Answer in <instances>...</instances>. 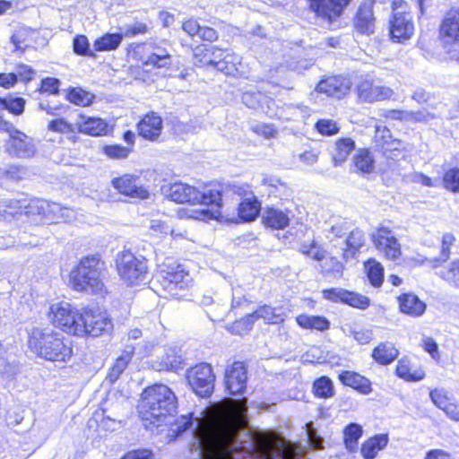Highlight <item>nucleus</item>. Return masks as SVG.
<instances>
[{"mask_svg": "<svg viewBox=\"0 0 459 459\" xmlns=\"http://www.w3.org/2000/svg\"><path fill=\"white\" fill-rule=\"evenodd\" d=\"M192 430L191 449L199 459H243L238 442V428L229 420L204 421L181 416L173 425L172 431L178 436Z\"/></svg>", "mask_w": 459, "mask_h": 459, "instance_id": "obj_1", "label": "nucleus"}, {"mask_svg": "<svg viewBox=\"0 0 459 459\" xmlns=\"http://www.w3.org/2000/svg\"><path fill=\"white\" fill-rule=\"evenodd\" d=\"M28 346L39 357L57 362H66L73 355L72 342L49 327L31 325L27 328Z\"/></svg>", "mask_w": 459, "mask_h": 459, "instance_id": "obj_2", "label": "nucleus"}, {"mask_svg": "<svg viewBox=\"0 0 459 459\" xmlns=\"http://www.w3.org/2000/svg\"><path fill=\"white\" fill-rule=\"evenodd\" d=\"M177 404L176 395L167 385H154L142 394L141 413L144 420L159 426L176 411Z\"/></svg>", "mask_w": 459, "mask_h": 459, "instance_id": "obj_3", "label": "nucleus"}, {"mask_svg": "<svg viewBox=\"0 0 459 459\" xmlns=\"http://www.w3.org/2000/svg\"><path fill=\"white\" fill-rule=\"evenodd\" d=\"M106 273L105 262L99 255L82 257L78 265L70 273V283L74 290L99 293L104 289L103 278Z\"/></svg>", "mask_w": 459, "mask_h": 459, "instance_id": "obj_4", "label": "nucleus"}, {"mask_svg": "<svg viewBox=\"0 0 459 459\" xmlns=\"http://www.w3.org/2000/svg\"><path fill=\"white\" fill-rule=\"evenodd\" d=\"M168 195L176 203L212 204L217 208L221 206V192L219 189H205L201 192L194 186L178 182L169 186Z\"/></svg>", "mask_w": 459, "mask_h": 459, "instance_id": "obj_5", "label": "nucleus"}, {"mask_svg": "<svg viewBox=\"0 0 459 459\" xmlns=\"http://www.w3.org/2000/svg\"><path fill=\"white\" fill-rule=\"evenodd\" d=\"M116 265L117 273L128 284H136L146 279L148 265L143 255H135L130 250H124L117 255Z\"/></svg>", "mask_w": 459, "mask_h": 459, "instance_id": "obj_6", "label": "nucleus"}, {"mask_svg": "<svg viewBox=\"0 0 459 459\" xmlns=\"http://www.w3.org/2000/svg\"><path fill=\"white\" fill-rule=\"evenodd\" d=\"M82 313L67 302L56 303L50 307L49 317L52 324L70 334L82 335Z\"/></svg>", "mask_w": 459, "mask_h": 459, "instance_id": "obj_7", "label": "nucleus"}, {"mask_svg": "<svg viewBox=\"0 0 459 459\" xmlns=\"http://www.w3.org/2000/svg\"><path fill=\"white\" fill-rule=\"evenodd\" d=\"M187 380L193 391L201 397H208L214 388L215 376L211 365L201 363L187 372Z\"/></svg>", "mask_w": 459, "mask_h": 459, "instance_id": "obj_8", "label": "nucleus"}, {"mask_svg": "<svg viewBox=\"0 0 459 459\" xmlns=\"http://www.w3.org/2000/svg\"><path fill=\"white\" fill-rule=\"evenodd\" d=\"M8 133L9 138L5 141L4 150L11 157L30 159L35 156L37 147L31 137L13 127L8 129Z\"/></svg>", "mask_w": 459, "mask_h": 459, "instance_id": "obj_9", "label": "nucleus"}, {"mask_svg": "<svg viewBox=\"0 0 459 459\" xmlns=\"http://www.w3.org/2000/svg\"><path fill=\"white\" fill-rule=\"evenodd\" d=\"M81 328L83 329L81 336L98 337L111 331L113 325L106 312L86 309L82 316Z\"/></svg>", "mask_w": 459, "mask_h": 459, "instance_id": "obj_10", "label": "nucleus"}, {"mask_svg": "<svg viewBox=\"0 0 459 459\" xmlns=\"http://www.w3.org/2000/svg\"><path fill=\"white\" fill-rule=\"evenodd\" d=\"M371 238L376 248L392 261H395L402 255L401 244L393 230L381 226L371 234Z\"/></svg>", "mask_w": 459, "mask_h": 459, "instance_id": "obj_11", "label": "nucleus"}, {"mask_svg": "<svg viewBox=\"0 0 459 459\" xmlns=\"http://www.w3.org/2000/svg\"><path fill=\"white\" fill-rule=\"evenodd\" d=\"M389 24L393 41L403 43L414 34L413 17L410 12L394 9Z\"/></svg>", "mask_w": 459, "mask_h": 459, "instance_id": "obj_12", "label": "nucleus"}, {"mask_svg": "<svg viewBox=\"0 0 459 459\" xmlns=\"http://www.w3.org/2000/svg\"><path fill=\"white\" fill-rule=\"evenodd\" d=\"M309 8L316 15L332 23L340 17L351 0H308Z\"/></svg>", "mask_w": 459, "mask_h": 459, "instance_id": "obj_13", "label": "nucleus"}, {"mask_svg": "<svg viewBox=\"0 0 459 459\" xmlns=\"http://www.w3.org/2000/svg\"><path fill=\"white\" fill-rule=\"evenodd\" d=\"M323 296L332 302H342L359 309H366L370 305V299L368 297L342 288L324 290Z\"/></svg>", "mask_w": 459, "mask_h": 459, "instance_id": "obj_14", "label": "nucleus"}, {"mask_svg": "<svg viewBox=\"0 0 459 459\" xmlns=\"http://www.w3.org/2000/svg\"><path fill=\"white\" fill-rule=\"evenodd\" d=\"M356 92L359 100L367 103L389 100L394 95L392 89L375 85L368 80L359 81L356 86Z\"/></svg>", "mask_w": 459, "mask_h": 459, "instance_id": "obj_15", "label": "nucleus"}, {"mask_svg": "<svg viewBox=\"0 0 459 459\" xmlns=\"http://www.w3.org/2000/svg\"><path fill=\"white\" fill-rule=\"evenodd\" d=\"M247 368L243 362H234L226 371V388L232 395L242 394L247 388Z\"/></svg>", "mask_w": 459, "mask_h": 459, "instance_id": "obj_16", "label": "nucleus"}, {"mask_svg": "<svg viewBox=\"0 0 459 459\" xmlns=\"http://www.w3.org/2000/svg\"><path fill=\"white\" fill-rule=\"evenodd\" d=\"M351 86V82L349 79L342 76H331L321 80L316 86V91L325 93L327 96L341 99L350 91Z\"/></svg>", "mask_w": 459, "mask_h": 459, "instance_id": "obj_17", "label": "nucleus"}, {"mask_svg": "<svg viewBox=\"0 0 459 459\" xmlns=\"http://www.w3.org/2000/svg\"><path fill=\"white\" fill-rule=\"evenodd\" d=\"M293 217L294 213L290 209L271 206L263 212L262 221L266 227L282 230L289 226L290 219Z\"/></svg>", "mask_w": 459, "mask_h": 459, "instance_id": "obj_18", "label": "nucleus"}, {"mask_svg": "<svg viewBox=\"0 0 459 459\" xmlns=\"http://www.w3.org/2000/svg\"><path fill=\"white\" fill-rule=\"evenodd\" d=\"M440 35L446 43H459V4L445 14L440 25Z\"/></svg>", "mask_w": 459, "mask_h": 459, "instance_id": "obj_19", "label": "nucleus"}, {"mask_svg": "<svg viewBox=\"0 0 459 459\" xmlns=\"http://www.w3.org/2000/svg\"><path fill=\"white\" fill-rule=\"evenodd\" d=\"M223 55V57L219 60L208 59L204 63H209L218 71L234 77L243 76V65L240 62V57L231 53H221L218 56Z\"/></svg>", "mask_w": 459, "mask_h": 459, "instance_id": "obj_20", "label": "nucleus"}, {"mask_svg": "<svg viewBox=\"0 0 459 459\" xmlns=\"http://www.w3.org/2000/svg\"><path fill=\"white\" fill-rule=\"evenodd\" d=\"M112 186L120 194L133 197L145 199L149 195V192L143 186L137 184V178L130 175H124L120 178L112 179Z\"/></svg>", "mask_w": 459, "mask_h": 459, "instance_id": "obj_21", "label": "nucleus"}, {"mask_svg": "<svg viewBox=\"0 0 459 459\" xmlns=\"http://www.w3.org/2000/svg\"><path fill=\"white\" fill-rule=\"evenodd\" d=\"M137 128L144 139L156 141L162 132V119L155 112L148 113L138 123Z\"/></svg>", "mask_w": 459, "mask_h": 459, "instance_id": "obj_22", "label": "nucleus"}, {"mask_svg": "<svg viewBox=\"0 0 459 459\" xmlns=\"http://www.w3.org/2000/svg\"><path fill=\"white\" fill-rule=\"evenodd\" d=\"M354 27L359 33L372 34L375 30V17L373 14V3H362L357 12Z\"/></svg>", "mask_w": 459, "mask_h": 459, "instance_id": "obj_23", "label": "nucleus"}, {"mask_svg": "<svg viewBox=\"0 0 459 459\" xmlns=\"http://www.w3.org/2000/svg\"><path fill=\"white\" fill-rule=\"evenodd\" d=\"M162 284L166 290L170 292L179 289L185 290L189 283V274L183 269H177L176 271H162Z\"/></svg>", "mask_w": 459, "mask_h": 459, "instance_id": "obj_24", "label": "nucleus"}, {"mask_svg": "<svg viewBox=\"0 0 459 459\" xmlns=\"http://www.w3.org/2000/svg\"><path fill=\"white\" fill-rule=\"evenodd\" d=\"M77 130L90 135H102L108 132V124L98 117H85L81 116V120L76 123Z\"/></svg>", "mask_w": 459, "mask_h": 459, "instance_id": "obj_25", "label": "nucleus"}, {"mask_svg": "<svg viewBox=\"0 0 459 459\" xmlns=\"http://www.w3.org/2000/svg\"><path fill=\"white\" fill-rule=\"evenodd\" d=\"M398 300L401 311L411 316H421L426 309L425 303L414 294H403Z\"/></svg>", "mask_w": 459, "mask_h": 459, "instance_id": "obj_26", "label": "nucleus"}, {"mask_svg": "<svg viewBox=\"0 0 459 459\" xmlns=\"http://www.w3.org/2000/svg\"><path fill=\"white\" fill-rule=\"evenodd\" d=\"M261 210V204L257 198L250 193V197H246L238 208V219L241 221H252L259 214Z\"/></svg>", "mask_w": 459, "mask_h": 459, "instance_id": "obj_27", "label": "nucleus"}, {"mask_svg": "<svg viewBox=\"0 0 459 459\" xmlns=\"http://www.w3.org/2000/svg\"><path fill=\"white\" fill-rule=\"evenodd\" d=\"M339 379L343 385L351 386L362 394H369L371 392L370 381L358 373L342 371L339 374Z\"/></svg>", "mask_w": 459, "mask_h": 459, "instance_id": "obj_28", "label": "nucleus"}, {"mask_svg": "<svg viewBox=\"0 0 459 459\" xmlns=\"http://www.w3.org/2000/svg\"><path fill=\"white\" fill-rule=\"evenodd\" d=\"M261 184L263 186L266 187L269 195H273L280 199L286 198L290 195V189L287 184L276 177L263 175Z\"/></svg>", "mask_w": 459, "mask_h": 459, "instance_id": "obj_29", "label": "nucleus"}, {"mask_svg": "<svg viewBox=\"0 0 459 459\" xmlns=\"http://www.w3.org/2000/svg\"><path fill=\"white\" fill-rule=\"evenodd\" d=\"M355 150V142L350 137H342L335 141L334 150L332 153L335 166L342 165Z\"/></svg>", "mask_w": 459, "mask_h": 459, "instance_id": "obj_30", "label": "nucleus"}, {"mask_svg": "<svg viewBox=\"0 0 459 459\" xmlns=\"http://www.w3.org/2000/svg\"><path fill=\"white\" fill-rule=\"evenodd\" d=\"M388 443L385 434L377 435L367 440L361 446V455L365 459H374L378 451L384 449Z\"/></svg>", "mask_w": 459, "mask_h": 459, "instance_id": "obj_31", "label": "nucleus"}, {"mask_svg": "<svg viewBox=\"0 0 459 459\" xmlns=\"http://www.w3.org/2000/svg\"><path fill=\"white\" fill-rule=\"evenodd\" d=\"M398 350L390 342H382L372 352V357L382 365L393 362L398 356Z\"/></svg>", "mask_w": 459, "mask_h": 459, "instance_id": "obj_32", "label": "nucleus"}, {"mask_svg": "<svg viewBox=\"0 0 459 459\" xmlns=\"http://www.w3.org/2000/svg\"><path fill=\"white\" fill-rule=\"evenodd\" d=\"M153 52L147 57L144 65H153L159 68L167 67L170 65V54L168 50L155 43H150Z\"/></svg>", "mask_w": 459, "mask_h": 459, "instance_id": "obj_33", "label": "nucleus"}, {"mask_svg": "<svg viewBox=\"0 0 459 459\" xmlns=\"http://www.w3.org/2000/svg\"><path fill=\"white\" fill-rule=\"evenodd\" d=\"M296 321L299 326L306 329H316L318 331H325L330 327V322L324 316L299 315Z\"/></svg>", "mask_w": 459, "mask_h": 459, "instance_id": "obj_34", "label": "nucleus"}, {"mask_svg": "<svg viewBox=\"0 0 459 459\" xmlns=\"http://www.w3.org/2000/svg\"><path fill=\"white\" fill-rule=\"evenodd\" d=\"M353 162L356 169L362 173L369 174L374 171L375 159L368 149L359 150L353 158Z\"/></svg>", "mask_w": 459, "mask_h": 459, "instance_id": "obj_35", "label": "nucleus"}, {"mask_svg": "<svg viewBox=\"0 0 459 459\" xmlns=\"http://www.w3.org/2000/svg\"><path fill=\"white\" fill-rule=\"evenodd\" d=\"M124 35L119 33H108L97 39L94 42V49L96 51H110L118 48Z\"/></svg>", "mask_w": 459, "mask_h": 459, "instance_id": "obj_36", "label": "nucleus"}, {"mask_svg": "<svg viewBox=\"0 0 459 459\" xmlns=\"http://www.w3.org/2000/svg\"><path fill=\"white\" fill-rule=\"evenodd\" d=\"M132 351H124L115 361L113 366L109 368L107 379L110 383H115L120 375L126 368L128 363L132 359Z\"/></svg>", "mask_w": 459, "mask_h": 459, "instance_id": "obj_37", "label": "nucleus"}, {"mask_svg": "<svg viewBox=\"0 0 459 459\" xmlns=\"http://www.w3.org/2000/svg\"><path fill=\"white\" fill-rule=\"evenodd\" d=\"M367 276L374 287H380L384 281V268L375 259H369L365 263Z\"/></svg>", "mask_w": 459, "mask_h": 459, "instance_id": "obj_38", "label": "nucleus"}, {"mask_svg": "<svg viewBox=\"0 0 459 459\" xmlns=\"http://www.w3.org/2000/svg\"><path fill=\"white\" fill-rule=\"evenodd\" d=\"M313 391L316 396L320 398H330L334 394L332 380L327 377L317 378L313 384Z\"/></svg>", "mask_w": 459, "mask_h": 459, "instance_id": "obj_39", "label": "nucleus"}, {"mask_svg": "<svg viewBox=\"0 0 459 459\" xmlns=\"http://www.w3.org/2000/svg\"><path fill=\"white\" fill-rule=\"evenodd\" d=\"M342 332L347 336H352L354 340H356L359 344L369 343L373 339V333L371 330L354 327L351 325H345L342 327Z\"/></svg>", "mask_w": 459, "mask_h": 459, "instance_id": "obj_40", "label": "nucleus"}, {"mask_svg": "<svg viewBox=\"0 0 459 459\" xmlns=\"http://www.w3.org/2000/svg\"><path fill=\"white\" fill-rule=\"evenodd\" d=\"M364 243V233L359 229L351 230L346 238V246L348 250H345L344 256L352 255L355 251L359 250Z\"/></svg>", "mask_w": 459, "mask_h": 459, "instance_id": "obj_41", "label": "nucleus"}, {"mask_svg": "<svg viewBox=\"0 0 459 459\" xmlns=\"http://www.w3.org/2000/svg\"><path fill=\"white\" fill-rule=\"evenodd\" d=\"M279 309L268 305H264L256 309L259 318H263L267 324H278L284 320L283 315L278 312Z\"/></svg>", "mask_w": 459, "mask_h": 459, "instance_id": "obj_42", "label": "nucleus"}, {"mask_svg": "<svg viewBox=\"0 0 459 459\" xmlns=\"http://www.w3.org/2000/svg\"><path fill=\"white\" fill-rule=\"evenodd\" d=\"M183 363V358L178 355L175 351H170L166 353V357L160 362L159 370H176L180 368Z\"/></svg>", "mask_w": 459, "mask_h": 459, "instance_id": "obj_43", "label": "nucleus"}, {"mask_svg": "<svg viewBox=\"0 0 459 459\" xmlns=\"http://www.w3.org/2000/svg\"><path fill=\"white\" fill-rule=\"evenodd\" d=\"M362 435V428L356 424L351 423L344 429V442L347 448L351 449L358 442Z\"/></svg>", "mask_w": 459, "mask_h": 459, "instance_id": "obj_44", "label": "nucleus"}, {"mask_svg": "<svg viewBox=\"0 0 459 459\" xmlns=\"http://www.w3.org/2000/svg\"><path fill=\"white\" fill-rule=\"evenodd\" d=\"M74 52L78 56L95 57L94 52L90 49V43L86 36L77 35L73 41Z\"/></svg>", "mask_w": 459, "mask_h": 459, "instance_id": "obj_45", "label": "nucleus"}, {"mask_svg": "<svg viewBox=\"0 0 459 459\" xmlns=\"http://www.w3.org/2000/svg\"><path fill=\"white\" fill-rule=\"evenodd\" d=\"M439 276L459 287V259L453 261L447 268L440 270Z\"/></svg>", "mask_w": 459, "mask_h": 459, "instance_id": "obj_46", "label": "nucleus"}, {"mask_svg": "<svg viewBox=\"0 0 459 459\" xmlns=\"http://www.w3.org/2000/svg\"><path fill=\"white\" fill-rule=\"evenodd\" d=\"M67 99L76 105L87 106L91 103L93 96L82 89H73L68 92Z\"/></svg>", "mask_w": 459, "mask_h": 459, "instance_id": "obj_47", "label": "nucleus"}, {"mask_svg": "<svg viewBox=\"0 0 459 459\" xmlns=\"http://www.w3.org/2000/svg\"><path fill=\"white\" fill-rule=\"evenodd\" d=\"M316 129L323 135L332 136L339 133L340 126L333 119H319L316 125Z\"/></svg>", "mask_w": 459, "mask_h": 459, "instance_id": "obj_48", "label": "nucleus"}, {"mask_svg": "<svg viewBox=\"0 0 459 459\" xmlns=\"http://www.w3.org/2000/svg\"><path fill=\"white\" fill-rule=\"evenodd\" d=\"M218 212V210L215 212L211 211L209 209H193V210H183L179 212V216L181 218H190L195 220H202L205 221L207 219H212L216 217L215 213Z\"/></svg>", "mask_w": 459, "mask_h": 459, "instance_id": "obj_49", "label": "nucleus"}, {"mask_svg": "<svg viewBox=\"0 0 459 459\" xmlns=\"http://www.w3.org/2000/svg\"><path fill=\"white\" fill-rule=\"evenodd\" d=\"M455 238L451 233H446L442 237L441 253L440 255L433 260L435 266L437 263L446 262L450 255V247L454 244Z\"/></svg>", "mask_w": 459, "mask_h": 459, "instance_id": "obj_50", "label": "nucleus"}, {"mask_svg": "<svg viewBox=\"0 0 459 459\" xmlns=\"http://www.w3.org/2000/svg\"><path fill=\"white\" fill-rule=\"evenodd\" d=\"M445 187L454 193H459V169H448L443 178Z\"/></svg>", "mask_w": 459, "mask_h": 459, "instance_id": "obj_51", "label": "nucleus"}, {"mask_svg": "<svg viewBox=\"0 0 459 459\" xmlns=\"http://www.w3.org/2000/svg\"><path fill=\"white\" fill-rule=\"evenodd\" d=\"M5 110L14 115H21L24 111L25 100L13 95L4 98Z\"/></svg>", "mask_w": 459, "mask_h": 459, "instance_id": "obj_52", "label": "nucleus"}, {"mask_svg": "<svg viewBox=\"0 0 459 459\" xmlns=\"http://www.w3.org/2000/svg\"><path fill=\"white\" fill-rule=\"evenodd\" d=\"M396 374L399 377L409 381H419L424 377V373H411L409 366L403 360H400L396 366Z\"/></svg>", "mask_w": 459, "mask_h": 459, "instance_id": "obj_53", "label": "nucleus"}, {"mask_svg": "<svg viewBox=\"0 0 459 459\" xmlns=\"http://www.w3.org/2000/svg\"><path fill=\"white\" fill-rule=\"evenodd\" d=\"M48 128L50 131L61 134L75 133L77 130L76 124L72 125L63 118H57L50 121Z\"/></svg>", "mask_w": 459, "mask_h": 459, "instance_id": "obj_54", "label": "nucleus"}, {"mask_svg": "<svg viewBox=\"0 0 459 459\" xmlns=\"http://www.w3.org/2000/svg\"><path fill=\"white\" fill-rule=\"evenodd\" d=\"M26 175V169L22 166L10 165L0 169V176L12 180H21Z\"/></svg>", "mask_w": 459, "mask_h": 459, "instance_id": "obj_55", "label": "nucleus"}, {"mask_svg": "<svg viewBox=\"0 0 459 459\" xmlns=\"http://www.w3.org/2000/svg\"><path fill=\"white\" fill-rule=\"evenodd\" d=\"M130 152V148L121 145H106L104 147L105 154L112 159H125L129 155Z\"/></svg>", "mask_w": 459, "mask_h": 459, "instance_id": "obj_56", "label": "nucleus"}, {"mask_svg": "<svg viewBox=\"0 0 459 459\" xmlns=\"http://www.w3.org/2000/svg\"><path fill=\"white\" fill-rule=\"evenodd\" d=\"M429 395L433 403L442 411L451 403L446 396V392L443 389L432 390Z\"/></svg>", "mask_w": 459, "mask_h": 459, "instance_id": "obj_57", "label": "nucleus"}, {"mask_svg": "<svg viewBox=\"0 0 459 459\" xmlns=\"http://www.w3.org/2000/svg\"><path fill=\"white\" fill-rule=\"evenodd\" d=\"M60 81L56 78L47 77L41 81L40 91L50 94H57L59 91Z\"/></svg>", "mask_w": 459, "mask_h": 459, "instance_id": "obj_58", "label": "nucleus"}, {"mask_svg": "<svg viewBox=\"0 0 459 459\" xmlns=\"http://www.w3.org/2000/svg\"><path fill=\"white\" fill-rule=\"evenodd\" d=\"M183 30L191 37L199 36L201 26L195 19H188L182 24Z\"/></svg>", "mask_w": 459, "mask_h": 459, "instance_id": "obj_59", "label": "nucleus"}, {"mask_svg": "<svg viewBox=\"0 0 459 459\" xmlns=\"http://www.w3.org/2000/svg\"><path fill=\"white\" fill-rule=\"evenodd\" d=\"M148 32V27L143 22H135L134 25L127 27L124 32V37L130 38L138 34H145Z\"/></svg>", "mask_w": 459, "mask_h": 459, "instance_id": "obj_60", "label": "nucleus"}, {"mask_svg": "<svg viewBox=\"0 0 459 459\" xmlns=\"http://www.w3.org/2000/svg\"><path fill=\"white\" fill-rule=\"evenodd\" d=\"M13 74H17V80L30 81L33 78L35 72L33 69L26 65H19Z\"/></svg>", "mask_w": 459, "mask_h": 459, "instance_id": "obj_61", "label": "nucleus"}, {"mask_svg": "<svg viewBox=\"0 0 459 459\" xmlns=\"http://www.w3.org/2000/svg\"><path fill=\"white\" fill-rule=\"evenodd\" d=\"M407 178L412 183H418L422 186H429V187L434 186V184L432 183V179L429 177L424 175L423 173L413 172V173L409 174L407 176Z\"/></svg>", "mask_w": 459, "mask_h": 459, "instance_id": "obj_62", "label": "nucleus"}, {"mask_svg": "<svg viewBox=\"0 0 459 459\" xmlns=\"http://www.w3.org/2000/svg\"><path fill=\"white\" fill-rule=\"evenodd\" d=\"M17 82V74L13 73H0V86L5 89L13 87Z\"/></svg>", "mask_w": 459, "mask_h": 459, "instance_id": "obj_63", "label": "nucleus"}, {"mask_svg": "<svg viewBox=\"0 0 459 459\" xmlns=\"http://www.w3.org/2000/svg\"><path fill=\"white\" fill-rule=\"evenodd\" d=\"M122 459H152V453L150 450H134L128 452Z\"/></svg>", "mask_w": 459, "mask_h": 459, "instance_id": "obj_64", "label": "nucleus"}]
</instances>
